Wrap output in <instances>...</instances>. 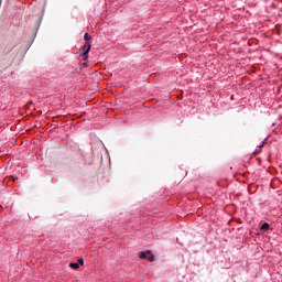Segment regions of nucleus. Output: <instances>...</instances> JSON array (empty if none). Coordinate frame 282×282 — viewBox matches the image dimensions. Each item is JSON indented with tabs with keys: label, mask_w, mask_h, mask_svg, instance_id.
I'll list each match as a JSON object with an SVG mask.
<instances>
[{
	"label": "nucleus",
	"mask_w": 282,
	"mask_h": 282,
	"mask_svg": "<svg viewBox=\"0 0 282 282\" xmlns=\"http://www.w3.org/2000/svg\"><path fill=\"white\" fill-rule=\"evenodd\" d=\"M84 40L85 41H91V35H89V33H85Z\"/></svg>",
	"instance_id": "nucleus-5"
},
{
	"label": "nucleus",
	"mask_w": 282,
	"mask_h": 282,
	"mask_svg": "<svg viewBox=\"0 0 282 282\" xmlns=\"http://www.w3.org/2000/svg\"><path fill=\"white\" fill-rule=\"evenodd\" d=\"M261 230H270V225L268 223L262 224Z\"/></svg>",
	"instance_id": "nucleus-4"
},
{
	"label": "nucleus",
	"mask_w": 282,
	"mask_h": 282,
	"mask_svg": "<svg viewBox=\"0 0 282 282\" xmlns=\"http://www.w3.org/2000/svg\"><path fill=\"white\" fill-rule=\"evenodd\" d=\"M78 263H79V265H83V263H85V261L83 260V258H79V259H78Z\"/></svg>",
	"instance_id": "nucleus-6"
},
{
	"label": "nucleus",
	"mask_w": 282,
	"mask_h": 282,
	"mask_svg": "<svg viewBox=\"0 0 282 282\" xmlns=\"http://www.w3.org/2000/svg\"><path fill=\"white\" fill-rule=\"evenodd\" d=\"M139 258L140 259H147L150 262L155 261V256H153V252L151 250L139 252Z\"/></svg>",
	"instance_id": "nucleus-1"
},
{
	"label": "nucleus",
	"mask_w": 282,
	"mask_h": 282,
	"mask_svg": "<svg viewBox=\"0 0 282 282\" xmlns=\"http://www.w3.org/2000/svg\"><path fill=\"white\" fill-rule=\"evenodd\" d=\"M69 268H72L73 270H78V268H80V264L76 262H70Z\"/></svg>",
	"instance_id": "nucleus-3"
},
{
	"label": "nucleus",
	"mask_w": 282,
	"mask_h": 282,
	"mask_svg": "<svg viewBox=\"0 0 282 282\" xmlns=\"http://www.w3.org/2000/svg\"><path fill=\"white\" fill-rule=\"evenodd\" d=\"M91 50V45L89 44H85L84 45V54H83V61H87V58H89V52Z\"/></svg>",
	"instance_id": "nucleus-2"
}]
</instances>
